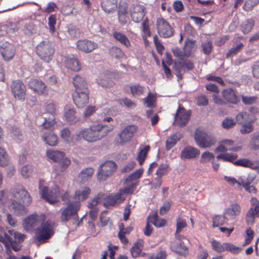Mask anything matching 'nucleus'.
Wrapping results in <instances>:
<instances>
[{
	"label": "nucleus",
	"instance_id": "63",
	"mask_svg": "<svg viewBox=\"0 0 259 259\" xmlns=\"http://www.w3.org/2000/svg\"><path fill=\"white\" fill-rule=\"evenodd\" d=\"M143 172V169L140 168L137 169L131 175H130L126 179V182L136 180L139 179Z\"/></svg>",
	"mask_w": 259,
	"mask_h": 259
},
{
	"label": "nucleus",
	"instance_id": "5",
	"mask_svg": "<svg viewBox=\"0 0 259 259\" xmlns=\"http://www.w3.org/2000/svg\"><path fill=\"white\" fill-rule=\"evenodd\" d=\"M36 52L40 58L46 62H49L54 53V49L48 40L40 42L36 47Z\"/></svg>",
	"mask_w": 259,
	"mask_h": 259
},
{
	"label": "nucleus",
	"instance_id": "61",
	"mask_svg": "<svg viewBox=\"0 0 259 259\" xmlns=\"http://www.w3.org/2000/svg\"><path fill=\"white\" fill-rule=\"evenodd\" d=\"M234 164L237 165L253 168V163L248 159H241L236 161Z\"/></svg>",
	"mask_w": 259,
	"mask_h": 259
},
{
	"label": "nucleus",
	"instance_id": "12",
	"mask_svg": "<svg viewBox=\"0 0 259 259\" xmlns=\"http://www.w3.org/2000/svg\"><path fill=\"white\" fill-rule=\"evenodd\" d=\"M80 205L77 202L69 201L66 207L63 209L61 220L63 222L68 221L71 217L75 214L79 209Z\"/></svg>",
	"mask_w": 259,
	"mask_h": 259
},
{
	"label": "nucleus",
	"instance_id": "23",
	"mask_svg": "<svg viewBox=\"0 0 259 259\" xmlns=\"http://www.w3.org/2000/svg\"><path fill=\"white\" fill-rule=\"evenodd\" d=\"M63 61L65 66L71 70L79 71L81 69L80 63L73 56L65 57Z\"/></svg>",
	"mask_w": 259,
	"mask_h": 259
},
{
	"label": "nucleus",
	"instance_id": "34",
	"mask_svg": "<svg viewBox=\"0 0 259 259\" xmlns=\"http://www.w3.org/2000/svg\"><path fill=\"white\" fill-rule=\"evenodd\" d=\"M73 84L75 89V92L88 90L84 80L79 75H76L73 77Z\"/></svg>",
	"mask_w": 259,
	"mask_h": 259
},
{
	"label": "nucleus",
	"instance_id": "64",
	"mask_svg": "<svg viewBox=\"0 0 259 259\" xmlns=\"http://www.w3.org/2000/svg\"><path fill=\"white\" fill-rule=\"evenodd\" d=\"M250 148L254 150L259 149V136L252 135L250 141Z\"/></svg>",
	"mask_w": 259,
	"mask_h": 259
},
{
	"label": "nucleus",
	"instance_id": "59",
	"mask_svg": "<svg viewBox=\"0 0 259 259\" xmlns=\"http://www.w3.org/2000/svg\"><path fill=\"white\" fill-rule=\"evenodd\" d=\"M236 123V121L232 118L226 117L222 121V124L224 128L228 129L233 127Z\"/></svg>",
	"mask_w": 259,
	"mask_h": 259
},
{
	"label": "nucleus",
	"instance_id": "45",
	"mask_svg": "<svg viewBox=\"0 0 259 259\" xmlns=\"http://www.w3.org/2000/svg\"><path fill=\"white\" fill-rule=\"evenodd\" d=\"M47 156L54 161L58 162L62 159L64 154L61 151L50 150L47 152Z\"/></svg>",
	"mask_w": 259,
	"mask_h": 259
},
{
	"label": "nucleus",
	"instance_id": "17",
	"mask_svg": "<svg viewBox=\"0 0 259 259\" xmlns=\"http://www.w3.org/2000/svg\"><path fill=\"white\" fill-rule=\"evenodd\" d=\"M93 126L99 141L106 137L114 128V126L111 124H103L99 123L93 124Z\"/></svg>",
	"mask_w": 259,
	"mask_h": 259
},
{
	"label": "nucleus",
	"instance_id": "25",
	"mask_svg": "<svg viewBox=\"0 0 259 259\" xmlns=\"http://www.w3.org/2000/svg\"><path fill=\"white\" fill-rule=\"evenodd\" d=\"M63 115L65 120L70 124L75 123L79 120L75 109L69 106L65 107Z\"/></svg>",
	"mask_w": 259,
	"mask_h": 259
},
{
	"label": "nucleus",
	"instance_id": "2",
	"mask_svg": "<svg viewBox=\"0 0 259 259\" xmlns=\"http://www.w3.org/2000/svg\"><path fill=\"white\" fill-rule=\"evenodd\" d=\"M39 192L41 197L51 204H55L59 202L58 196L60 195V191L57 186H55L51 190L45 186V181L40 180L39 182Z\"/></svg>",
	"mask_w": 259,
	"mask_h": 259
},
{
	"label": "nucleus",
	"instance_id": "38",
	"mask_svg": "<svg viewBox=\"0 0 259 259\" xmlns=\"http://www.w3.org/2000/svg\"><path fill=\"white\" fill-rule=\"evenodd\" d=\"M148 222L153 224L155 227L160 228L164 226L166 224V221L163 219H158L157 213L151 214L148 217Z\"/></svg>",
	"mask_w": 259,
	"mask_h": 259
},
{
	"label": "nucleus",
	"instance_id": "28",
	"mask_svg": "<svg viewBox=\"0 0 259 259\" xmlns=\"http://www.w3.org/2000/svg\"><path fill=\"white\" fill-rule=\"evenodd\" d=\"M125 199L124 195H122L119 191L115 194H111L109 195L106 199L105 205H114L119 204L122 203Z\"/></svg>",
	"mask_w": 259,
	"mask_h": 259
},
{
	"label": "nucleus",
	"instance_id": "50",
	"mask_svg": "<svg viewBox=\"0 0 259 259\" xmlns=\"http://www.w3.org/2000/svg\"><path fill=\"white\" fill-rule=\"evenodd\" d=\"M226 217L225 215H217L213 219V227H216L225 224L226 223Z\"/></svg>",
	"mask_w": 259,
	"mask_h": 259
},
{
	"label": "nucleus",
	"instance_id": "22",
	"mask_svg": "<svg viewBox=\"0 0 259 259\" xmlns=\"http://www.w3.org/2000/svg\"><path fill=\"white\" fill-rule=\"evenodd\" d=\"M244 41L242 37L235 38L233 41L232 47L229 50L226 54L227 58H231L238 54L244 46Z\"/></svg>",
	"mask_w": 259,
	"mask_h": 259
},
{
	"label": "nucleus",
	"instance_id": "15",
	"mask_svg": "<svg viewBox=\"0 0 259 259\" xmlns=\"http://www.w3.org/2000/svg\"><path fill=\"white\" fill-rule=\"evenodd\" d=\"M146 13L145 7L141 5H133L130 9V15L132 19L136 23L141 22L143 19Z\"/></svg>",
	"mask_w": 259,
	"mask_h": 259
},
{
	"label": "nucleus",
	"instance_id": "14",
	"mask_svg": "<svg viewBox=\"0 0 259 259\" xmlns=\"http://www.w3.org/2000/svg\"><path fill=\"white\" fill-rule=\"evenodd\" d=\"M14 97L19 100H24L26 95V87L20 80L14 81L11 86Z\"/></svg>",
	"mask_w": 259,
	"mask_h": 259
},
{
	"label": "nucleus",
	"instance_id": "11",
	"mask_svg": "<svg viewBox=\"0 0 259 259\" xmlns=\"http://www.w3.org/2000/svg\"><path fill=\"white\" fill-rule=\"evenodd\" d=\"M156 27L159 35L163 37H169L174 34L172 27L162 18H159L157 19Z\"/></svg>",
	"mask_w": 259,
	"mask_h": 259
},
{
	"label": "nucleus",
	"instance_id": "9",
	"mask_svg": "<svg viewBox=\"0 0 259 259\" xmlns=\"http://www.w3.org/2000/svg\"><path fill=\"white\" fill-rule=\"evenodd\" d=\"M42 220V218L36 214L30 215L25 218L23 221V227L27 232H35L36 229L41 224Z\"/></svg>",
	"mask_w": 259,
	"mask_h": 259
},
{
	"label": "nucleus",
	"instance_id": "46",
	"mask_svg": "<svg viewBox=\"0 0 259 259\" xmlns=\"http://www.w3.org/2000/svg\"><path fill=\"white\" fill-rule=\"evenodd\" d=\"M215 156L214 155L209 151H205L203 153L200 159V163L202 164H207L209 162H212L214 160Z\"/></svg>",
	"mask_w": 259,
	"mask_h": 259
},
{
	"label": "nucleus",
	"instance_id": "16",
	"mask_svg": "<svg viewBox=\"0 0 259 259\" xmlns=\"http://www.w3.org/2000/svg\"><path fill=\"white\" fill-rule=\"evenodd\" d=\"M0 53L5 61H9L13 59L16 49L14 45L6 41L2 44Z\"/></svg>",
	"mask_w": 259,
	"mask_h": 259
},
{
	"label": "nucleus",
	"instance_id": "41",
	"mask_svg": "<svg viewBox=\"0 0 259 259\" xmlns=\"http://www.w3.org/2000/svg\"><path fill=\"white\" fill-rule=\"evenodd\" d=\"M254 25V21L249 19L244 21L240 25V29L244 34L248 33L252 29Z\"/></svg>",
	"mask_w": 259,
	"mask_h": 259
},
{
	"label": "nucleus",
	"instance_id": "37",
	"mask_svg": "<svg viewBox=\"0 0 259 259\" xmlns=\"http://www.w3.org/2000/svg\"><path fill=\"white\" fill-rule=\"evenodd\" d=\"M94 172V170L91 167L83 169L79 174L78 180L80 182L85 183L92 177Z\"/></svg>",
	"mask_w": 259,
	"mask_h": 259
},
{
	"label": "nucleus",
	"instance_id": "8",
	"mask_svg": "<svg viewBox=\"0 0 259 259\" xmlns=\"http://www.w3.org/2000/svg\"><path fill=\"white\" fill-rule=\"evenodd\" d=\"M251 207L245 216V222L248 225L254 224L256 218H259V201L255 197L250 200Z\"/></svg>",
	"mask_w": 259,
	"mask_h": 259
},
{
	"label": "nucleus",
	"instance_id": "29",
	"mask_svg": "<svg viewBox=\"0 0 259 259\" xmlns=\"http://www.w3.org/2000/svg\"><path fill=\"white\" fill-rule=\"evenodd\" d=\"M117 2L118 0H102V8L105 13L112 14L116 10Z\"/></svg>",
	"mask_w": 259,
	"mask_h": 259
},
{
	"label": "nucleus",
	"instance_id": "58",
	"mask_svg": "<svg viewBox=\"0 0 259 259\" xmlns=\"http://www.w3.org/2000/svg\"><path fill=\"white\" fill-rule=\"evenodd\" d=\"M70 160L64 156L62 159L58 162L60 170L61 171H64L70 165Z\"/></svg>",
	"mask_w": 259,
	"mask_h": 259
},
{
	"label": "nucleus",
	"instance_id": "7",
	"mask_svg": "<svg viewBox=\"0 0 259 259\" xmlns=\"http://www.w3.org/2000/svg\"><path fill=\"white\" fill-rule=\"evenodd\" d=\"M137 131L138 126L135 124L125 126L118 133L117 143L120 145H124L130 142Z\"/></svg>",
	"mask_w": 259,
	"mask_h": 259
},
{
	"label": "nucleus",
	"instance_id": "60",
	"mask_svg": "<svg viewBox=\"0 0 259 259\" xmlns=\"http://www.w3.org/2000/svg\"><path fill=\"white\" fill-rule=\"evenodd\" d=\"M32 172L33 168L31 166L29 165H25L21 168V175L25 178L29 177L32 175Z\"/></svg>",
	"mask_w": 259,
	"mask_h": 259
},
{
	"label": "nucleus",
	"instance_id": "6",
	"mask_svg": "<svg viewBox=\"0 0 259 259\" xmlns=\"http://www.w3.org/2000/svg\"><path fill=\"white\" fill-rule=\"evenodd\" d=\"M116 169L115 162L108 160L102 163L98 168L97 179L100 181H104L110 177Z\"/></svg>",
	"mask_w": 259,
	"mask_h": 259
},
{
	"label": "nucleus",
	"instance_id": "30",
	"mask_svg": "<svg viewBox=\"0 0 259 259\" xmlns=\"http://www.w3.org/2000/svg\"><path fill=\"white\" fill-rule=\"evenodd\" d=\"M250 112H250H242L238 113L236 116V122L240 124L249 121L254 122L256 118L255 117H252Z\"/></svg>",
	"mask_w": 259,
	"mask_h": 259
},
{
	"label": "nucleus",
	"instance_id": "57",
	"mask_svg": "<svg viewBox=\"0 0 259 259\" xmlns=\"http://www.w3.org/2000/svg\"><path fill=\"white\" fill-rule=\"evenodd\" d=\"M97 83L103 87H111L113 84V82L105 76L99 78L97 79Z\"/></svg>",
	"mask_w": 259,
	"mask_h": 259
},
{
	"label": "nucleus",
	"instance_id": "20",
	"mask_svg": "<svg viewBox=\"0 0 259 259\" xmlns=\"http://www.w3.org/2000/svg\"><path fill=\"white\" fill-rule=\"evenodd\" d=\"M91 193V190L89 187L83 186L76 189L73 194V198L74 201L73 202H77L80 205V202L88 199Z\"/></svg>",
	"mask_w": 259,
	"mask_h": 259
},
{
	"label": "nucleus",
	"instance_id": "32",
	"mask_svg": "<svg viewBox=\"0 0 259 259\" xmlns=\"http://www.w3.org/2000/svg\"><path fill=\"white\" fill-rule=\"evenodd\" d=\"M56 126L57 122L54 116L53 115L48 117H45L44 121L40 126V127L41 130H53L56 128Z\"/></svg>",
	"mask_w": 259,
	"mask_h": 259
},
{
	"label": "nucleus",
	"instance_id": "33",
	"mask_svg": "<svg viewBox=\"0 0 259 259\" xmlns=\"http://www.w3.org/2000/svg\"><path fill=\"white\" fill-rule=\"evenodd\" d=\"M41 138L44 142L51 146H56L58 143L57 136L51 132L45 133L41 136Z\"/></svg>",
	"mask_w": 259,
	"mask_h": 259
},
{
	"label": "nucleus",
	"instance_id": "36",
	"mask_svg": "<svg viewBox=\"0 0 259 259\" xmlns=\"http://www.w3.org/2000/svg\"><path fill=\"white\" fill-rule=\"evenodd\" d=\"M127 7L126 4L120 5L119 7L118 16L119 22L121 25H124L127 22L128 18L126 16Z\"/></svg>",
	"mask_w": 259,
	"mask_h": 259
},
{
	"label": "nucleus",
	"instance_id": "1",
	"mask_svg": "<svg viewBox=\"0 0 259 259\" xmlns=\"http://www.w3.org/2000/svg\"><path fill=\"white\" fill-rule=\"evenodd\" d=\"M14 197L19 201L18 202L11 200L9 204V209L17 215H23L27 213L25 206H28L31 202V197L28 191L22 187H19L13 192Z\"/></svg>",
	"mask_w": 259,
	"mask_h": 259
},
{
	"label": "nucleus",
	"instance_id": "51",
	"mask_svg": "<svg viewBox=\"0 0 259 259\" xmlns=\"http://www.w3.org/2000/svg\"><path fill=\"white\" fill-rule=\"evenodd\" d=\"M253 122L251 121L244 123L242 124V127L240 128V132L242 134H247L251 133L253 130V125L252 124Z\"/></svg>",
	"mask_w": 259,
	"mask_h": 259
},
{
	"label": "nucleus",
	"instance_id": "54",
	"mask_svg": "<svg viewBox=\"0 0 259 259\" xmlns=\"http://www.w3.org/2000/svg\"><path fill=\"white\" fill-rule=\"evenodd\" d=\"M211 244L213 250L219 252L225 251V243L221 244L219 241L213 240L211 241Z\"/></svg>",
	"mask_w": 259,
	"mask_h": 259
},
{
	"label": "nucleus",
	"instance_id": "18",
	"mask_svg": "<svg viewBox=\"0 0 259 259\" xmlns=\"http://www.w3.org/2000/svg\"><path fill=\"white\" fill-rule=\"evenodd\" d=\"M28 85L35 93L39 95H46L48 93L46 85L41 80L31 79L28 82Z\"/></svg>",
	"mask_w": 259,
	"mask_h": 259
},
{
	"label": "nucleus",
	"instance_id": "3",
	"mask_svg": "<svg viewBox=\"0 0 259 259\" xmlns=\"http://www.w3.org/2000/svg\"><path fill=\"white\" fill-rule=\"evenodd\" d=\"M35 238L39 242L48 240L54 234L53 224L50 221L44 222L38 226L35 232Z\"/></svg>",
	"mask_w": 259,
	"mask_h": 259
},
{
	"label": "nucleus",
	"instance_id": "21",
	"mask_svg": "<svg viewBox=\"0 0 259 259\" xmlns=\"http://www.w3.org/2000/svg\"><path fill=\"white\" fill-rule=\"evenodd\" d=\"M241 213V207L236 202H232L224 212L227 220H234Z\"/></svg>",
	"mask_w": 259,
	"mask_h": 259
},
{
	"label": "nucleus",
	"instance_id": "10",
	"mask_svg": "<svg viewBox=\"0 0 259 259\" xmlns=\"http://www.w3.org/2000/svg\"><path fill=\"white\" fill-rule=\"evenodd\" d=\"M75 138L77 141L83 139L88 142H95L99 141L93 125L89 128H82L77 131Z\"/></svg>",
	"mask_w": 259,
	"mask_h": 259
},
{
	"label": "nucleus",
	"instance_id": "31",
	"mask_svg": "<svg viewBox=\"0 0 259 259\" xmlns=\"http://www.w3.org/2000/svg\"><path fill=\"white\" fill-rule=\"evenodd\" d=\"M175 69L179 72L185 71L186 70H190L193 67V63L189 60H181L180 61L176 62L174 65Z\"/></svg>",
	"mask_w": 259,
	"mask_h": 259
},
{
	"label": "nucleus",
	"instance_id": "4",
	"mask_svg": "<svg viewBox=\"0 0 259 259\" xmlns=\"http://www.w3.org/2000/svg\"><path fill=\"white\" fill-rule=\"evenodd\" d=\"M195 140L198 146L202 148L211 147L217 142L214 137L206 134L200 130H197L195 133Z\"/></svg>",
	"mask_w": 259,
	"mask_h": 259
},
{
	"label": "nucleus",
	"instance_id": "56",
	"mask_svg": "<svg viewBox=\"0 0 259 259\" xmlns=\"http://www.w3.org/2000/svg\"><path fill=\"white\" fill-rule=\"evenodd\" d=\"M187 226L186 220L178 218L177 221V230L176 231V236H177L179 233Z\"/></svg>",
	"mask_w": 259,
	"mask_h": 259
},
{
	"label": "nucleus",
	"instance_id": "13",
	"mask_svg": "<svg viewBox=\"0 0 259 259\" xmlns=\"http://www.w3.org/2000/svg\"><path fill=\"white\" fill-rule=\"evenodd\" d=\"M190 116V111L180 107L175 115L174 124L179 126H184L188 123Z\"/></svg>",
	"mask_w": 259,
	"mask_h": 259
},
{
	"label": "nucleus",
	"instance_id": "55",
	"mask_svg": "<svg viewBox=\"0 0 259 259\" xmlns=\"http://www.w3.org/2000/svg\"><path fill=\"white\" fill-rule=\"evenodd\" d=\"M131 92L133 96H139L143 94L144 87L139 84H135L131 87Z\"/></svg>",
	"mask_w": 259,
	"mask_h": 259
},
{
	"label": "nucleus",
	"instance_id": "52",
	"mask_svg": "<svg viewBox=\"0 0 259 259\" xmlns=\"http://www.w3.org/2000/svg\"><path fill=\"white\" fill-rule=\"evenodd\" d=\"M103 196V195L102 194H99L98 196L89 201L88 202V207L90 208L97 209L96 206L101 202Z\"/></svg>",
	"mask_w": 259,
	"mask_h": 259
},
{
	"label": "nucleus",
	"instance_id": "47",
	"mask_svg": "<svg viewBox=\"0 0 259 259\" xmlns=\"http://www.w3.org/2000/svg\"><path fill=\"white\" fill-rule=\"evenodd\" d=\"M149 149L150 147L149 146H146L140 149L137 158V159L140 165H142L143 163Z\"/></svg>",
	"mask_w": 259,
	"mask_h": 259
},
{
	"label": "nucleus",
	"instance_id": "40",
	"mask_svg": "<svg viewBox=\"0 0 259 259\" xmlns=\"http://www.w3.org/2000/svg\"><path fill=\"white\" fill-rule=\"evenodd\" d=\"M113 36L117 41H118L126 47H129L131 46L130 40L123 33L119 31H114L113 33Z\"/></svg>",
	"mask_w": 259,
	"mask_h": 259
},
{
	"label": "nucleus",
	"instance_id": "35",
	"mask_svg": "<svg viewBox=\"0 0 259 259\" xmlns=\"http://www.w3.org/2000/svg\"><path fill=\"white\" fill-rule=\"evenodd\" d=\"M142 241H139L136 243L131 249V253L132 256L134 258H136L140 256H145L146 254L142 252Z\"/></svg>",
	"mask_w": 259,
	"mask_h": 259
},
{
	"label": "nucleus",
	"instance_id": "43",
	"mask_svg": "<svg viewBox=\"0 0 259 259\" xmlns=\"http://www.w3.org/2000/svg\"><path fill=\"white\" fill-rule=\"evenodd\" d=\"M182 135L179 133H177L169 137L166 142V148L167 149H171L181 138Z\"/></svg>",
	"mask_w": 259,
	"mask_h": 259
},
{
	"label": "nucleus",
	"instance_id": "62",
	"mask_svg": "<svg viewBox=\"0 0 259 259\" xmlns=\"http://www.w3.org/2000/svg\"><path fill=\"white\" fill-rule=\"evenodd\" d=\"M8 157L6 151L0 147V165L5 166L8 163Z\"/></svg>",
	"mask_w": 259,
	"mask_h": 259
},
{
	"label": "nucleus",
	"instance_id": "42",
	"mask_svg": "<svg viewBox=\"0 0 259 259\" xmlns=\"http://www.w3.org/2000/svg\"><path fill=\"white\" fill-rule=\"evenodd\" d=\"M170 248L173 251L180 255H185L188 253L187 248L180 242L171 244Z\"/></svg>",
	"mask_w": 259,
	"mask_h": 259
},
{
	"label": "nucleus",
	"instance_id": "26",
	"mask_svg": "<svg viewBox=\"0 0 259 259\" xmlns=\"http://www.w3.org/2000/svg\"><path fill=\"white\" fill-rule=\"evenodd\" d=\"M223 99L229 103L236 104L239 101V99L236 95V92L232 89L229 88L222 92Z\"/></svg>",
	"mask_w": 259,
	"mask_h": 259
},
{
	"label": "nucleus",
	"instance_id": "24",
	"mask_svg": "<svg viewBox=\"0 0 259 259\" xmlns=\"http://www.w3.org/2000/svg\"><path fill=\"white\" fill-rule=\"evenodd\" d=\"M97 47V43L88 39L79 40L77 42V49L85 53L92 52Z\"/></svg>",
	"mask_w": 259,
	"mask_h": 259
},
{
	"label": "nucleus",
	"instance_id": "19",
	"mask_svg": "<svg viewBox=\"0 0 259 259\" xmlns=\"http://www.w3.org/2000/svg\"><path fill=\"white\" fill-rule=\"evenodd\" d=\"M89 97L88 90L75 92L73 101L78 108L84 107L89 102Z\"/></svg>",
	"mask_w": 259,
	"mask_h": 259
},
{
	"label": "nucleus",
	"instance_id": "27",
	"mask_svg": "<svg viewBox=\"0 0 259 259\" xmlns=\"http://www.w3.org/2000/svg\"><path fill=\"white\" fill-rule=\"evenodd\" d=\"M199 153L200 151L197 148L188 146L181 151V158L182 159H192L196 157Z\"/></svg>",
	"mask_w": 259,
	"mask_h": 259
},
{
	"label": "nucleus",
	"instance_id": "44",
	"mask_svg": "<svg viewBox=\"0 0 259 259\" xmlns=\"http://www.w3.org/2000/svg\"><path fill=\"white\" fill-rule=\"evenodd\" d=\"M237 155L235 153L226 152L217 155V158L219 160L222 159L224 161L233 162L237 158Z\"/></svg>",
	"mask_w": 259,
	"mask_h": 259
},
{
	"label": "nucleus",
	"instance_id": "48",
	"mask_svg": "<svg viewBox=\"0 0 259 259\" xmlns=\"http://www.w3.org/2000/svg\"><path fill=\"white\" fill-rule=\"evenodd\" d=\"M142 31L143 37L145 40V42H147V38L151 36V31L149 29V21L148 19H146L142 23Z\"/></svg>",
	"mask_w": 259,
	"mask_h": 259
},
{
	"label": "nucleus",
	"instance_id": "49",
	"mask_svg": "<svg viewBox=\"0 0 259 259\" xmlns=\"http://www.w3.org/2000/svg\"><path fill=\"white\" fill-rule=\"evenodd\" d=\"M240 149H241V147H227L222 141V144L216 148L215 151L226 153L228 151L236 152Z\"/></svg>",
	"mask_w": 259,
	"mask_h": 259
},
{
	"label": "nucleus",
	"instance_id": "39",
	"mask_svg": "<svg viewBox=\"0 0 259 259\" xmlns=\"http://www.w3.org/2000/svg\"><path fill=\"white\" fill-rule=\"evenodd\" d=\"M183 50L184 56L187 57L190 56L195 50V41L190 39L187 40L185 41Z\"/></svg>",
	"mask_w": 259,
	"mask_h": 259
},
{
	"label": "nucleus",
	"instance_id": "53",
	"mask_svg": "<svg viewBox=\"0 0 259 259\" xmlns=\"http://www.w3.org/2000/svg\"><path fill=\"white\" fill-rule=\"evenodd\" d=\"M109 52L112 56L117 59L121 58L124 56L123 52L120 48L117 47H111L109 50Z\"/></svg>",
	"mask_w": 259,
	"mask_h": 259
}]
</instances>
